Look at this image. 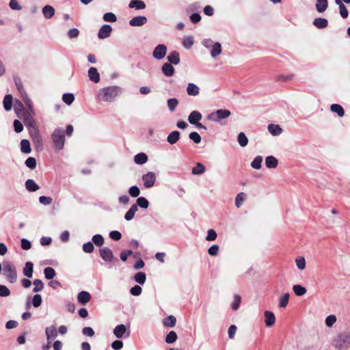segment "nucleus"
I'll return each instance as SVG.
<instances>
[{"instance_id":"09e8293b","label":"nucleus","mask_w":350,"mask_h":350,"mask_svg":"<svg viewBox=\"0 0 350 350\" xmlns=\"http://www.w3.org/2000/svg\"><path fill=\"white\" fill-rule=\"evenodd\" d=\"M177 339V334L174 331H170L165 337V342L168 344L174 343Z\"/></svg>"},{"instance_id":"2eb2a0df","label":"nucleus","mask_w":350,"mask_h":350,"mask_svg":"<svg viewBox=\"0 0 350 350\" xmlns=\"http://www.w3.org/2000/svg\"><path fill=\"white\" fill-rule=\"evenodd\" d=\"M88 77L90 80L94 83H98L100 81V74L97 69L94 67H91L88 70Z\"/></svg>"},{"instance_id":"a878e982","label":"nucleus","mask_w":350,"mask_h":350,"mask_svg":"<svg viewBox=\"0 0 350 350\" xmlns=\"http://www.w3.org/2000/svg\"><path fill=\"white\" fill-rule=\"evenodd\" d=\"M328 7L327 0H317L315 5L316 10L318 12L322 13L325 12Z\"/></svg>"},{"instance_id":"6ab92c4d","label":"nucleus","mask_w":350,"mask_h":350,"mask_svg":"<svg viewBox=\"0 0 350 350\" xmlns=\"http://www.w3.org/2000/svg\"><path fill=\"white\" fill-rule=\"evenodd\" d=\"M168 62L171 64L178 65L180 63V55L179 53L174 51H172L167 57Z\"/></svg>"},{"instance_id":"4c0bfd02","label":"nucleus","mask_w":350,"mask_h":350,"mask_svg":"<svg viewBox=\"0 0 350 350\" xmlns=\"http://www.w3.org/2000/svg\"><path fill=\"white\" fill-rule=\"evenodd\" d=\"M237 141L241 147H245L248 144V139L243 132H241L237 136Z\"/></svg>"},{"instance_id":"e433bc0d","label":"nucleus","mask_w":350,"mask_h":350,"mask_svg":"<svg viewBox=\"0 0 350 350\" xmlns=\"http://www.w3.org/2000/svg\"><path fill=\"white\" fill-rule=\"evenodd\" d=\"M330 109L332 112L336 113L339 117H342L345 114L343 108L338 104H332Z\"/></svg>"},{"instance_id":"bb28decb","label":"nucleus","mask_w":350,"mask_h":350,"mask_svg":"<svg viewBox=\"0 0 350 350\" xmlns=\"http://www.w3.org/2000/svg\"><path fill=\"white\" fill-rule=\"evenodd\" d=\"M23 274L28 278H31L33 276V265L31 262H27L23 268Z\"/></svg>"},{"instance_id":"052dcab7","label":"nucleus","mask_w":350,"mask_h":350,"mask_svg":"<svg viewBox=\"0 0 350 350\" xmlns=\"http://www.w3.org/2000/svg\"><path fill=\"white\" fill-rule=\"evenodd\" d=\"M336 321V317L334 314H330L327 316L325 319V325L330 327H332Z\"/></svg>"},{"instance_id":"5fc2aeb1","label":"nucleus","mask_w":350,"mask_h":350,"mask_svg":"<svg viewBox=\"0 0 350 350\" xmlns=\"http://www.w3.org/2000/svg\"><path fill=\"white\" fill-rule=\"evenodd\" d=\"M103 20L107 22L114 23L117 21V17L112 12H107L103 15Z\"/></svg>"},{"instance_id":"37998d69","label":"nucleus","mask_w":350,"mask_h":350,"mask_svg":"<svg viewBox=\"0 0 350 350\" xmlns=\"http://www.w3.org/2000/svg\"><path fill=\"white\" fill-rule=\"evenodd\" d=\"M262 162V157L257 156L254 158V159L251 163V166L254 169L258 170L261 167Z\"/></svg>"},{"instance_id":"8fccbe9b","label":"nucleus","mask_w":350,"mask_h":350,"mask_svg":"<svg viewBox=\"0 0 350 350\" xmlns=\"http://www.w3.org/2000/svg\"><path fill=\"white\" fill-rule=\"evenodd\" d=\"M193 44V38L192 36H187L183 38V45L185 49H190Z\"/></svg>"},{"instance_id":"7c9ffc66","label":"nucleus","mask_w":350,"mask_h":350,"mask_svg":"<svg viewBox=\"0 0 350 350\" xmlns=\"http://www.w3.org/2000/svg\"><path fill=\"white\" fill-rule=\"evenodd\" d=\"M137 210H138L137 206L135 204H133L131 206V207L130 208V209L126 213V214L124 215V219L126 221H131V219H133L135 216V214L137 211Z\"/></svg>"},{"instance_id":"ea45409f","label":"nucleus","mask_w":350,"mask_h":350,"mask_svg":"<svg viewBox=\"0 0 350 350\" xmlns=\"http://www.w3.org/2000/svg\"><path fill=\"white\" fill-rule=\"evenodd\" d=\"M293 291L297 296H302L306 293V288L299 284L294 285L293 286Z\"/></svg>"},{"instance_id":"a19ab883","label":"nucleus","mask_w":350,"mask_h":350,"mask_svg":"<svg viewBox=\"0 0 350 350\" xmlns=\"http://www.w3.org/2000/svg\"><path fill=\"white\" fill-rule=\"evenodd\" d=\"M44 274L47 280H52L55 275V271L52 267H46L44 269Z\"/></svg>"},{"instance_id":"79ce46f5","label":"nucleus","mask_w":350,"mask_h":350,"mask_svg":"<svg viewBox=\"0 0 350 350\" xmlns=\"http://www.w3.org/2000/svg\"><path fill=\"white\" fill-rule=\"evenodd\" d=\"M167 107L170 111H174L178 105V99L175 98H170L167 101Z\"/></svg>"},{"instance_id":"aec40b11","label":"nucleus","mask_w":350,"mask_h":350,"mask_svg":"<svg viewBox=\"0 0 350 350\" xmlns=\"http://www.w3.org/2000/svg\"><path fill=\"white\" fill-rule=\"evenodd\" d=\"M29 111L24 112L25 121L27 127L28 128L29 131H31L33 128H38L36 126V122L33 118H27V116H30V112H31L29 109Z\"/></svg>"},{"instance_id":"338daca9","label":"nucleus","mask_w":350,"mask_h":350,"mask_svg":"<svg viewBox=\"0 0 350 350\" xmlns=\"http://www.w3.org/2000/svg\"><path fill=\"white\" fill-rule=\"evenodd\" d=\"M217 238V233L213 229L208 230V234L206 237V240L208 241H215Z\"/></svg>"},{"instance_id":"0eeeda50","label":"nucleus","mask_w":350,"mask_h":350,"mask_svg":"<svg viewBox=\"0 0 350 350\" xmlns=\"http://www.w3.org/2000/svg\"><path fill=\"white\" fill-rule=\"evenodd\" d=\"M99 254L103 260L107 262H112L118 260L113 256V252L111 249L103 247L99 250Z\"/></svg>"},{"instance_id":"4d7b16f0","label":"nucleus","mask_w":350,"mask_h":350,"mask_svg":"<svg viewBox=\"0 0 350 350\" xmlns=\"http://www.w3.org/2000/svg\"><path fill=\"white\" fill-rule=\"evenodd\" d=\"M25 165L30 168L31 170H33L36 167V160L34 157H29L26 159Z\"/></svg>"},{"instance_id":"f257e3e1","label":"nucleus","mask_w":350,"mask_h":350,"mask_svg":"<svg viewBox=\"0 0 350 350\" xmlns=\"http://www.w3.org/2000/svg\"><path fill=\"white\" fill-rule=\"evenodd\" d=\"M119 93V87L116 85L108 86L99 90L97 98L100 101L112 102Z\"/></svg>"},{"instance_id":"473e14b6","label":"nucleus","mask_w":350,"mask_h":350,"mask_svg":"<svg viewBox=\"0 0 350 350\" xmlns=\"http://www.w3.org/2000/svg\"><path fill=\"white\" fill-rule=\"evenodd\" d=\"M3 104L5 111H10L12 107V96L11 94L5 95Z\"/></svg>"},{"instance_id":"13d9d810","label":"nucleus","mask_w":350,"mask_h":350,"mask_svg":"<svg viewBox=\"0 0 350 350\" xmlns=\"http://www.w3.org/2000/svg\"><path fill=\"white\" fill-rule=\"evenodd\" d=\"M189 137L191 140L193 141L196 144H199L201 142V136L198 133L193 131L189 133Z\"/></svg>"},{"instance_id":"72a5a7b5","label":"nucleus","mask_w":350,"mask_h":350,"mask_svg":"<svg viewBox=\"0 0 350 350\" xmlns=\"http://www.w3.org/2000/svg\"><path fill=\"white\" fill-rule=\"evenodd\" d=\"M221 53V45L219 42H215L211 49V55L213 58H215Z\"/></svg>"},{"instance_id":"5701e85b","label":"nucleus","mask_w":350,"mask_h":350,"mask_svg":"<svg viewBox=\"0 0 350 350\" xmlns=\"http://www.w3.org/2000/svg\"><path fill=\"white\" fill-rule=\"evenodd\" d=\"M312 23L318 29H324L328 26V21L324 18H316Z\"/></svg>"},{"instance_id":"58836bf2","label":"nucleus","mask_w":350,"mask_h":350,"mask_svg":"<svg viewBox=\"0 0 350 350\" xmlns=\"http://www.w3.org/2000/svg\"><path fill=\"white\" fill-rule=\"evenodd\" d=\"M176 322V319L175 317L170 315L167 318L164 319L163 324L165 326L168 327H173L175 326Z\"/></svg>"},{"instance_id":"423d86ee","label":"nucleus","mask_w":350,"mask_h":350,"mask_svg":"<svg viewBox=\"0 0 350 350\" xmlns=\"http://www.w3.org/2000/svg\"><path fill=\"white\" fill-rule=\"evenodd\" d=\"M15 84H16V86L18 92H20V94L21 95V97H22L24 103L27 106L28 109L31 111H32L33 105H32L31 100L29 98L27 94H26L25 90L23 89L22 82L20 80H18V81L16 80Z\"/></svg>"},{"instance_id":"2f4dec72","label":"nucleus","mask_w":350,"mask_h":350,"mask_svg":"<svg viewBox=\"0 0 350 350\" xmlns=\"http://www.w3.org/2000/svg\"><path fill=\"white\" fill-rule=\"evenodd\" d=\"M25 187L29 191H36L40 188L38 184L32 179L26 180Z\"/></svg>"},{"instance_id":"7ed1b4c3","label":"nucleus","mask_w":350,"mask_h":350,"mask_svg":"<svg viewBox=\"0 0 350 350\" xmlns=\"http://www.w3.org/2000/svg\"><path fill=\"white\" fill-rule=\"evenodd\" d=\"M333 345L340 350L350 347V332H343L338 334L333 340Z\"/></svg>"},{"instance_id":"0e129e2a","label":"nucleus","mask_w":350,"mask_h":350,"mask_svg":"<svg viewBox=\"0 0 350 350\" xmlns=\"http://www.w3.org/2000/svg\"><path fill=\"white\" fill-rule=\"evenodd\" d=\"M39 202L44 205H49L52 203L53 199L49 196H42L39 198Z\"/></svg>"},{"instance_id":"9d476101","label":"nucleus","mask_w":350,"mask_h":350,"mask_svg":"<svg viewBox=\"0 0 350 350\" xmlns=\"http://www.w3.org/2000/svg\"><path fill=\"white\" fill-rule=\"evenodd\" d=\"M112 27L109 25H103L99 29L98 37L100 39H105L110 36Z\"/></svg>"},{"instance_id":"f3484780","label":"nucleus","mask_w":350,"mask_h":350,"mask_svg":"<svg viewBox=\"0 0 350 350\" xmlns=\"http://www.w3.org/2000/svg\"><path fill=\"white\" fill-rule=\"evenodd\" d=\"M90 299H91L90 294L88 292L85 291H81L78 294V296H77L78 301L83 305H85L87 303H88L90 301Z\"/></svg>"},{"instance_id":"a211bd4d","label":"nucleus","mask_w":350,"mask_h":350,"mask_svg":"<svg viewBox=\"0 0 350 350\" xmlns=\"http://www.w3.org/2000/svg\"><path fill=\"white\" fill-rule=\"evenodd\" d=\"M42 14L45 18L50 19L51 18L55 13V10L54 8L51 5H47L42 8Z\"/></svg>"},{"instance_id":"39448f33","label":"nucleus","mask_w":350,"mask_h":350,"mask_svg":"<svg viewBox=\"0 0 350 350\" xmlns=\"http://www.w3.org/2000/svg\"><path fill=\"white\" fill-rule=\"evenodd\" d=\"M231 114L228 109H221L210 113L207 116V119L212 122H219L221 124H224L222 121L228 118Z\"/></svg>"},{"instance_id":"864d4df0","label":"nucleus","mask_w":350,"mask_h":350,"mask_svg":"<svg viewBox=\"0 0 350 350\" xmlns=\"http://www.w3.org/2000/svg\"><path fill=\"white\" fill-rule=\"evenodd\" d=\"M92 241L96 246L100 247L104 243V239L101 234H97L93 236Z\"/></svg>"},{"instance_id":"ddd939ff","label":"nucleus","mask_w":350,"mask_h":350,"mask_svg":"<svg viewBox=\"0 0 350 350\" xmlns=\"http://www.w3.org/2000/svg\"><path fill=\"white\" fill-rule=\"evenodd\" d=\"M46 338L48 341L54 339L57 336L58 332L57 331L55 325H51L46 327L45 329Z\"/></svg>"},{"instance_id":"49530a36","label":"nucleus","mask_w":350,"mask_h":350,"mask_svg":"<svg viewBox=\"0 0 350 350\" xmlns=\"http://www.w3.org/2000/svg\"><path fill=\"white\" fill-rule=\"evenodd\" d=\"M134 279L139 284H144L146 282V276L144 272H137L135 275Z\"/></svg>"},{"instance_id":"dca6fc26","label":"nucleus","mask_w":350,"mask_h":350,"mask_svg":"<svg viewBox=\"0 0 350 350\" xmlns=\"http://www.w3.org/2000/svg\"><path fill=\"white\" fill-rule=\"evenodd\" d=\"M163 74L166 77H172L174 75L175 69L171 64L165 63L161 67Z\"/></svg>"},{"instance_id":"4be33fe9","label":"nucleus","mask_w":350,"mask_h":350,"mask_svg":"<svg viewBox=\"0 0 350 350\" xmlns=\"http://www.w3.org/2000/svg\"><path fill=\"white\" fill-rule=\"evenodd\" d=\"M180 133L178 131H174L171 132L167 137V142L173 145L176 144L180 139Z\"/></svg>"},{"instance_id":"bf43d9fd","label":"nucleus","mask_w":350,"mask_h":350,"mask_svg":"<svg viewBox=\"0 0 350 350\" xmlns=\"http://www.w3.org/2000/svg\"><path fill=\"white\" fill-rule=\"evenodd\" d=\"M94 250V244L89 241L83 245V250L85 253H92Z\"/></svg>"},{"instance_id":"f8f14e48","label":"nucleus","mask_w":350,"mask_h":350,"mask_svg":"<svg viewBox=\"0 0 350 350\" xmlns=\"http://www.w3.org/2000/svg\"><path fill=\"white\" fill-rule=\"evenodd\" d=\"M147 21L148 19L146 16H138L131 19L129 21V25L133 27H139L146 24Z\"/></svg>"},{"instance_id":"b1692460","label":"nucleus","mask_w":350,"mask_h":350,"mask_svg":"<svg viewBox=\"0 0 350 350\" xmlns=\"http://www.w3.org/2000/svg\"><path fill=\"white\" fill-rule=\"evenodd\" d=\"M187 92L189 96H197L200 93V89L198 85L193 83H189L187 88Z\"/></svg>"},{"instance_id":"6e6552de","label":"nucleus","mask_w":350,"mask_h":350,"mask_svg":"<svg viewBox=\"0 0 350 350\" xmlns=\"http://www.w3.org/2000/svg\"><path fill=\"white\" fill-rule=\"evenodd\" d=\"M167 53V46L165 44H161L157 45L153 52L152 56L156 59H162L165 57Z\"/></svg>"},{"instance_id":"cd10ccee","label":"nucleus","mask_w":350,"mask_h":350,"mask_svg":"<svg viewBox=\"0 0 350 350\" xmlns=\"http://www.w3.org/2000/svg\"><path fill=\"white\" fill-rule=\"evenodd\" d=\"M267 128L269 132L273 136L279 135L282 132V128L278 124H270Z\"/></svg>"},{"instance_id":"c756f323","label":"nucleus","mask_w":350,"mask_h":350,"mask_svg":"<svg viewBox=\"0 0 350 350\" xmlns=\"http://www.w3.org/2000/svg\"><path fill=\"white\" fill-rule=\"evenodd\" d=\"M134 161L137 164L143 165L148 161V156L144 152L138 153L135 156Z\"/></svg>"},{"instance_id":"603ef678","label":"nucleus","mask_w":350,"mask_h":350,"mask_svg":"<svg viewBox=\"0 0 350 350\" xmlns=\"http://www.w3.org/2000/svg\"><path fill=\"white\" fill-rule=\"evenodd\" d=\"M245 196H246V195L243 192H241V193H239V194H237V196H236V198H235V205L237 208L241 207V206L242 205V202L245 199Z\"/></svg>"},{"instance_id":"9b49d317","label":"nucleus","mask_w":350,"mask_h":350,"mask_svg":"<svg viewBox=\"0 0 350 350\" xmlns=\"http://www.w3.org/2000/svg\"><path fill=\"white\" fill-rule=\"evenodd\" d=\"M126 333V336H129V331L126 332V327L124 325L120 324L115 327L113 329V334L118 338H122L124 335Z\"/></svg>"},{"instance_id":"e2e57ef3","label":"nucleus","mask_w":350,"mask_h":350,"mask_svg":"<svg viewBox=\"0 0 350 350\" xmlns=\"http://www.w3.org/2000/svg\"><path fill=\"white\" fill-rule=\"evenodd\" d=\"M296 265L300 270H303L306 267V260L304 257H299L295 260Z\"/></svg>"},{"instance_id":"de8ad7c7","label":"nucleus","mask_w":350,"mask_h":350,"mask_svg":"<svg viewBox=\"0 0 350 350\" xmlns=\"http://www.w3.org/2000/svg\"><path fill=\"white\" fill-rule=\"evenodd\" d=\"M289 294L285 293L279 299V307L280 308H285L288 303L289 301Z\"/></svg>"},{"instance_id":"c03bdc74","label":"nucleus","mask_w":350,"mask_h":350,"mask_svg":"<svg viewBox=\"0 0 350 350\" xmlns=\"http://www.w3.org/2000/svg\"><path fill=\"white\" fill-rule=\"evenodd\" d=\"M136 205L142 208H147L149 206V202L146 198L139 197L137 199Z\"/></svg>"},{"instance_id":"f03ea898","label":"nucleus","mask_w":350,"mask_h":350,"mask_svg":"<svg viewBox=\"0 0 350 350\" xmlns=\"http://www.w3.org/2000/svg\"><path fill=\"white\" fill-rule=\"evenodd\" d=\"M51 140L56 151L62 150L66 142L65 131L62 128L55 129L51 134Z\"/></svg>"},{"instance_id":"412c9836","label":"nucleus","mask_w":350,"mask_h":350,"mask_svg":"<svg viewBox=\"0 0 350 350\" xmlns=\"http://www.w3.org/2000/svg\"><path fill=\"white\" fill-rule=\"evenodd\" d=\"M265 325L267 327H271L275 322V317L274 314L271 311H266L265 312Z\"/></svg>"},{"instance_id":"c85d7f7f","label":"nucleus","mask_w":350,"mask_h":350,"mask_svg":"<svg viewBox=\"0 0 350 350\" xmlns=\"http://www.w3.org/2000/svg\"><path fill=\"white\" fill-rule=\"evenodd\" d=\"M130 8L143 10L146 8V3L142 0H131L129 4Z\"/></svg>"},{"instance_id":"6e6d98bb","label":"nucleus","mask_w":350,"mask_h":350,"mask_svg":"<svg viewBox=\"0 0 350 350\" xmlns=\"http://www.w3.org/2000/svg\"><path fill=\"white\" fill-rule=\"evenodd\" d=\"M241 301V297L240 295L235 294L234 295V301L232 304V309L233 310H237L240 306V304Z\"/></svg>"},{"instance_id":"20e7f679","label":"nucleus","mask_w":350,"mask_h":350,"mask_svg":"<svg viewBox=\"0 0 350 350\" xmlns=\"http://www.w3.org/2000/svg\"><path fill=\"white\" fill-rule=\"evenodd\" d=\"M3 274L10 283H15L17 280V272L14 265L10 261L3 262Z\"/></svg>"},{"instance_id":"a18cd8bd","label":"nucleus","mask_w":350,"mask_h":350,"mask_svg":"<svg viewBox=\"0 0 350 350\" xmlns=\"http://www.w3.org/2000/svg\"><path fill=\"white\" fill-rule=\"evenodd\" d=\"M33 284L34 285V288L33 289V292L37 293L41 291L44 288V283L41 280L36 279L33 280Z\"/></svg>"},{"instance_id":"393cba45","label":"nucleus","mask_w":350,"mask_h":350,"mask_svg":"<svg viewBox=\"0 0 350 350\" xmlns=\"http://www.w3.org/2000/svg\"><path fill=\"white\" fill-rule=\"evenodd\" d=\"M265 165L267 168H275L278 165V161L273 156H268L265 158Z\"/></svg>"},{"instance_id":"4468645a","label":"nucleus","mask_w":350,"mask_h":350,"mask_svg":"<svg viewBox=\"0 0 350 350\" xmlns=\"http://www.w3.org/2000/svg\"><path fill=\"white\" fill-rule=\"evenodd\" d=\"M202 114L198 111H193L188 117V121L191 124H197L202 119Z\"/></svg>"},{"instance_id":"f704fd0d","label":"nucleus","mask_w":350,"mask_h":350,"mask_svg":"<svg viewBox=\"0 0 350 350\" xmlns=\"http://www.w3.org/2000/svg\"><path fill=\"white\" fill-rule=\"evenodd\" d=\"M205 172V167L201 163H197L196 165L192 168L191 172L194 175H200Z\"/></svg>"},{"instance_id":"3c124183","label":"nucleus","mask_w":350,"mask_h":350,"mask_svg":"<svg viewBox=\"0 0 350 350\" xmlns=\"http://www.w3.org/2000/svg\"><path fill=\"white\" fill-rule=\"evenodd\" d=\"M74 99H75V96H74V94L72 93H66V94H63L62 100L66 104H67L68 105H70L72 103V102L74 101Z\"/></svg>"},{"instance_id":"69168bd1","label":"nucleus","mask_w":350,"mask_h":350,"mask_svg":"<svg viewBox=\"0 0 350 350\" xmlns=\"http://www.w3.org/2000/svg\"><path fill=\"white\" fill-rule=\"evenodd\" d=\"M219 247L217 245H213L208 250V253L210 256H215L218 254Z\"/></svg>"},{"instance_id":"1a4fd4ad","label":"nucleus","mask_w":350,"mask_h":350,"mask_svg":"<svg viewBox=\"0 0 350 350\" xmlns=\"http://www.w3.org/2000/svg\"><path fill=\"white\" fill-rule=\"evenodd\" d=\"M142 180L146 188L152 187L156 181L155 174L152 172H148L147 174L142 176Z\"/></svg>"},{"instance_id":"680f3d73","label":"nucleus","mask_w":350,"mask_h":350,"mask_svg":"<svg viewBox=\"0 0 350 350\" xmlns=\"http://www.w3.org/2000/svg\"><path fill=\"white\" fill-rule=\"evenodd\" d=\"M42 304V297L39 294H36L32 299V304L35 308L39 307Z\"/></svg>"},{"instance_id":"c9c22d12","label":"nucleus","mask_w":350,"mask_h":350,"mask_svg":"<svg viewBox=\"0 0 350 350\" xmlns=\"http://www.w3.org/2000/svg\"><path fill=\"white\" fill-rule=\"evenodd\" d=\"M21 152L29 154L31 152L30 143L27 139H22L21 142Z\"/></svg>"},{"instance_id":"774afa93","label":"nucleus","mask_w":350,"mask_h":350,"mask_svg":"<svg viewBox=\"0 0 350 350\" xmlns=\"http://www.w3.org/2000/svg\"><path fill=\"white\" fill-rule=\"evenodd\" d=\"M142 289L139 285H135L130 289V293L133 296H139L141 295Z\"/></svg>"}]
</instances>
